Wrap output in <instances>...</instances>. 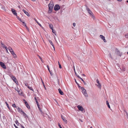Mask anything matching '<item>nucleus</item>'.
<instances>
[{
  "label": "nucleus",
  "mask_w": 128,
  "mask_h": 128,
  "mask_svg": "<svg viewBox=\"0 0 128 128\" xmlns=\"http://www.w3.org/2000/svg\"><path fill=\"white\" fill-rule=\"evenodd\" d=\"M58 65L59 66V68H62V66H61V65L60 64V62H59V61H58Z\"/></svg>",
  "instance_id": "30"
},
{
  "label": "nucleus",
  "mask_w": 128,
  "mask_h": 128,
  "mask_svg": "<svg viewBox=\"0 0 128 128\" xmlns=\"http://www.w3.org/2000/svg\"><path fill=\"white\" fill-rule=\"evenodd\" d=\"M9 75L10 76L11 78H12V76H14L12 75L11 74H10Z\"/></svg>",
  "instance_id": "58"
},
{
  "label": "nucleus",
  "mask_w": 128,
  "mask_h": 128,
  "mask_svg": "<svg viewBox=\"0 0 128 128\" xmlns=\"http://www.w3.org/2000/svg\"><path fill=\"white\" fill-rule=\"evenodd\" d=\"M12 106L13 107L15 108H17L18 107V106L17 107L16 106V105L15 104H12Z\"/></svg>",
  "instance_id": "33"
},
{
  "label": "nucleus",
  "mask_w": 128,
  "mask_h": 128,
  "mask_svg": "<svg viewBox=\"0 0 128 128\" xmlns=\"http://www.w3.org/2000/svg\"><path fill=\"white\" fill-rule=\"evenodd\" d=\"M0 64L1 67L4 69H6V66L5 65L4 63L2 62H0Z\"/></svg>",
  "instance_id": "6"
},
{
  "label": "nucleus",
  "mask_w": 128,
  "mask_h": 128,
  "mask_svg": "<svg viewBox=\"0 0 128 128\" xmlns=\"http://www.w3.org/2000/svg\"><path fill=\"white\" fill-rule=\"evenodd\" d=\"M49 40V42L51 44V45H52V44H53L52 43V42L50 40Z\"/></svg>",
  "instance_id": "39"
},
{
  "label": "nucleus",
  "mask_w": 128,
  "mask_h": 128,
  "mask_svg": "<svg viewBox=\"0 0 128 128\" xmlns=\"http://www.w3.org/2000/svg\"><path fill=\"white\" fill-rule=\"evenodd\" d=\"M74 72H75V74L76 75V76L78 77V76H79L77 74L76 72H75V69L74 68Z\"/></svg>",
  "instance_id": "40"
},
{
  "label": "nucleus",
  "mask_w": 128,
  "mask_h": 128,
  "mask_svg": "<svg viewBox=\"0 0 128 128\" xmlns=\"http://www.w3.org/2000/svg\"><path fill=\"white\" fill-rule=\"evenodd\" d=\"M36 21V22L37 23L40 27H42L41 25L37 21V20L35 19L34 18Z\"/></svg>",
  "instance_id": "20"
},
{
  "label": "nucleus",
  "mask_w": 128,
  "mask_h": 128,
  "mask_svg": "<svg viewBox=\"0 0 128 128\" xmlns=\"http://www.w3.org/2000/svg\"><path fill=\"white\" fill-rule=\"evenodd\" d=\"M60 6L58 5L57 4L55 5L54 9L55 10L57 11L60 9Z\"/></svg>",
  "instance_id": "4"
},
{
  "label": "nucleus",
  "mask_w": 128,
  "mask_h": 128,
  "mask_svg": "<svg viewBox=\"0 0 128 128\" xmlns=\"http://www.w3.org/2000/svg\"><path fill=\"white\" fill-rule=\"evenodd\" d=\"M116 64L118 67L120 66V64Z\"/></svg>",
  "instance_id": "64"
},
{
  "label": "nucleus",
  "mask_w": 128,
  "mask_h": 128,
  "mask_svg": "<svg viewBox=\"0 0 128 128\" xmlns=\"http://www.w3.org/2000/svg\"><path fill=\"white\" fill-rule=\"evenodd\" d=\"M14 126L15 128H18L17 126L15 124H14Z\"/></svg>",
  "instance_id": "54"
},
{
  "label": "nucleus",
  "mask_w": 128,
  "mask_h": 128,
  "mask_svg": "<svg viewBox=\"0 0 128 128\" xmlns=\"http://www.w3.org/2000/svg\"><path fill=\"white\" fill-rule=\"evenodd\" d=\"M115 53L118 55L121 56L122 54V52H120V51L117 48L115 49Z\"/></svg>",
  "instance_id": "2"
},
{
  "label": "nucleus",
  "mask_w": 128,
  "mask_h": 128,
  "mask_svg": "<svg viewBox=\"0 0 128 128\" xmlns=\"http://www.w3.org/2000/svg\"><path fill=\"white\" fill-rule=\"evenodd\" d=\"M125 36L126 38H128V34H126L125 35Z\"/></svg>",
  "instance_id": "51"
},
{
  "label": "nucleus",
  "mask_w": 128,
  "mask_h": 128,
  "mask_svg": "<svg viewBox=\"0 0 128 128\" xmlns=\"http://www.w3.org/2000/svg\"><path fill=\"white\" fill-rule=\"evenodd\" d=\"M76 24L74 22L73 23V26L74 27H75L76 26Z\"/></svg>",
  "instance_id": "55"
},
{
  "label": "nucleus",
  "mask_w": 128,
  "mask_h": 128,
  "mask_svg": "<svg viewBox=\"0 0 128 128\" xmlns=\"http://www.w3.org/2000/svg\"><path fill=\"white\" fill-rule=\"evenodd\" d=\"M29 89H30L33 92H34V90L31 87H30V88H29Z\"/></svg>",
  "instance_id": "41"
},
{
  "label": "nucleus",
  "mask_w": 128,
  "mask_h": 128,
  "mask_svg": "<svg viewBox=\"0 0 128 128\" xmlns=\"http://www.w3.org/2000/svg\"><path fill=\"white\" fill-rule=\"evenodd\" d=\"M8 49L10 51V52H12L13 51L12 49L10 47H9L8 48Z\"/></svg>",
  "instance_id": "23"
},
{
  "label": "nucleus",
  "mask_w": 128,
  "mask_h": 128,
  "mask_svg": "<svg viewBox=\"0 0 128 128\" xmlns=\"http://www.w3.org/2000/svg\"><path fill=\"white\" fill-rule=\"evenodd\" d=\"M39 109L41 112L42 113H43V112L42 111V110L41 108H40Z\"/></svg>",
  "instance_id": "56"
},
{
  "label": "nucleus",
  "mask_w": 128,
  "mask_h": 128,
  "mask_svg": "<svg viewBox=\"0 0 128 128\" xmlns=\"http://www.w3.org/2000/svg\"><path fill=\"white\" fill-rule=\"evenodd\" d=\"M25 27H26V28L27 29V30L28 31H29V28H28V27L27 26H25Z\"/></svg>",
  "instance_id": "49"
},
{
  "label": "nucleus",
  "mask_w": 128,
  "mask_h": 128,
  "mask_svg": "<svg viewBox=\"0 0 128 128\" xmlns=\"http://www.w3.org/2000/svg\"><path fill=\"white\" fill-rule=\"evenodd\" d=\"M65 6L64 5H62V6H61L60 7V9H62L63 10H64V9L65 8H64V7Z\"/></svg>",
  "instance_id": "25"
},
{
  "label": "nucleus",
  "mask_w": 128,
  "mask_h": 128,
  "mask_svg": "<svg viewBox=\"0 0 128 128\" xmlns=\"http://www.w3.org/2000/svg\"><path fill=\"white\" fill-rule=\"evenodd\" d=\"M61 118L62 119L63 121L65 122L66 124L67 122V120L65 119L64 117L62 115H61Z\"/></svg>",
  "instance_id": "13"
},
{
  "label": "nucleus",
  "mask_w": 128,
  "mask_h": 128,
  "mask_svg": "<svg viewBox=\"0 0 128 128\" xmlns=\"http://www.w3.org/2000/svg\"><path fill=\"white\" fill-rule=\"evenodd\" d=\"M77 107L78 109L80 111H82L84 110L82 106L80 105H78L77 106Z\"/></svg>",
  "instance_id": "10"
},
{
  "label": "nucleus",
  "mask_w": 128,
  "mask_h": 128,
  "mask_svg": "<svg viewBox=\"0 0 128 128\" xmlns=\"http://www.w3.org/2000/svg\"><path fill=\"white\" fill-rule=\"evenodd\" d=\"M74 80H75V82L76 83V84L78 85L79 84L76 81V79H74Z\"/></svg>",
  "instance_id": "45"
},
{
  "label": "nucleus",
  "mask_w": 128,
  "mask_h": 128,
  "mask_svg": "<svg viewBox=\"0 0 128 128\" xmlns=\"http://www.w3.org/2000/svg\"><path fill=\"white\" fill-rule=\"evenodd\" d=\"M78 77L80 78V80H82V81L83 82H84V80L82 78H81L79 76H78Z\"/></svg>",
  "instance_id": "35"
},
{
  "label": "nucleus",
  "mask_w": 128,
  "mask_h": 128,
  "mask_svg": "<svg viewBox=\"0 0 128 128\" xmlns=\"http://www.w3.org/2000/svg\"><path fill=\"white\" fill-rule=\"evenodd\" d=\"M26 107L27 108H28V110H29L30 108V106L28 104H26Z\"/></svg>",
  "instance_id": "26"
},
{
  "label": "nucleus",
  "mask_w": 128,
  "mask_h": 128,
  "mask_svg": "<svg viewBox=\"0 0 128 128\" xmlns=\"http://www.w3.org/2000/svg\"><path fill=\"white\" fill-rule=\"evenodd\" d=\"M78 87L80 88H81V89H82V88H84L83 87H81L80 86L79 84L78 85Z\"/></svg>",
  "instance_id": "42"
},
{
  "label": "nucleus",
  "mask_w": 128,
  "mask_h": 128,
  "mask_svg": "<svg viewBox=\"0 0 128 128\" xmlns=\"http://www.w3.org/2000/svg\"><path fill=\"white\" fill-rule=\"evenodd\" d=\"M59 93L61 95H63L64 94V93L61 90L60 88H59L58 89Z\"/></svg>",
  "instance_id": "16"
},
{
  "label": "nucleus",
  "mask_w": 128,
  "mask_h": 128,
  "mask_svg": "<svg viewBox=\"0 0 128 128\" xmlns=\"http://www.w3.org/2000/svg\"><path fill=\"white\" fill-rule=\"evenodd\" d=\"M52 32L54 33V34L55 35H56V32L55 31V30H54L53 29H52Z\"/></svg>",
  "instance_id": "27"
},
{
  "label": "nucleus",
  "mask_w": 128,
  "mask_h": 128,
  "mask_svg": "<svg viewBox=\"0 0 128 128\" xmlns=\"http://www.w3.org/2000/svg\"><path fill=\"white\" fill-rule=\"evenodd\" d=\"M41 80H42V84H43V86H44V87L45 89V90H46V87H45V85L44 84V83L43 82V81L42 80V79H41Z\"/></svg>",
  "instance_id": "29"
},
{
  "label": "nucleus",
  "mask_w": 128,
  "mask_h": 128,
  "mask_svg": "<svg viewBox=\"0 0 128 128\" xmlns=\"http://www.w3.org/2000/svg\"><path fill=\"white\" fill-rule=\"evenodd\" d=\"M19 21H20V22H22V20L20 18H19L18 19Z\"/></svg>",
  "instance_id": "57"
},
{
  "label": "nucleus",
  "mask_w": 128,
  "mask_h": 128,
  "mask_svg": "<svg viewBox=\"0 0 128 128\" xmlns=\"http://www.w3.org/2000/svg\"><path fill=\"white\" fill-rule=\"evenodd\" d=\"M92 18L93 19H94L95 17L94 16V14H91V16Z\"/></svg>",
  "instance_id": "37"
},
{
  "label": "nucleus",
  "mask_w": 128,
  "mask_h": 128,
  "mask_svg": "<svg viewBox=\"0 0 128 128\" xmlns=\"http://www.w3.org/2000/svg\"><path fill=\"white\" fill-rule=\"evenodd\" d=\"M2 8L4 10H6L5 9L4 7V6H3L2 7Z\"/></svg>",
  "instance_id": "43"
},
{
  "label": "nucleus",
  "mask_w": 128,
  "mask_h": 128,
  "mask_svg": "<svg viewBox=\"0 0 128 128\" xmlns=\"http://www.w3.org/2000/svg\"><path fill=\"white\" fill-rule=\"evenodd\" d=\"M23 101L24 102V103L25 104V105L26 104H28L27 102L25 100V99H23Z\"/></svg>",
  "instance_id": "36"
},
{
  "label": "nucleus",
  "mask_w": 128,
  "mask_h": 128,
  "mask_svg": "<svg viewBox=\"0 0 128 128\" xmlns=\"http://www.w3.org/2000/svg\"><path fill=\"white\" fill-rule=\"evenodd\" d=\"M11 11L12 12V13L15 16H16V14H17V13L16 12V10L12 8Z\"/></svg>",
  "instance_id": "9"
},
{
  "label": "nucleus",
  "mask_w": 128,
  "mask_h": 128,
  "mask_svg": "<svg viewBox=\"0 0 128 128\" xmlns=\"http://www.w3.org/2000/svg\"><path fill=\"white\" fill-rule=\"evenodd\" d=\"M3 47L7 51V52H8V51L7 50V47L5 45H4L3 46Z\"/></svg>",
  "instance_id": "34"
},
{
  "label": "nucleus",
  "mask_w": 128,
  "mask_h": 128,
  "mask_svg": "<svg viewBox=\"0 0 128 128\" xmlns=\"http://www.w3.org/2000/svg\"><path fill=\"white\" fill-rule=\"evenodd\" d=\"M34 99L35 100V101L36 102L37 104H39L36 97H34Z\"/></svg>",
  "instance_id": "32"
},
{
  "label": "nucleus",
  "mask_w": 128,
  "mask_h": 128,
  "mask_svg": "<svg viewBox=\"0 0 128 128\" xmlns=\"http://www.w3.org/2000/svg\"><path fill=\"white\" fill-rule=\"evenodd\" d=\"M22 11L24 12V13L26 15L28 16H30L29 14L25 10L23 9Z\"/></svg>",
  "instance_id": "15"
},
{
  "label": "nucleus",
  "mask_w": 128,
  "mask_h": 128,
  "mask_svg": "<svg viewBox=\"0 0 128 128\" xmlns=\"http://www.w3.org/2000/svg\"><path fill=\"white\" fill-rule=\"evenodd\" d=\"M100 37L104 40V42H106V40L105 39V38L103 36L100 35Z\"/></svg>",
  "instance_id": "11"
},
{
  "label": "nucleus",
  "mask_w": 128,
  "mask_h": 128,
  "mask_svg": "<svg viewBox=\"0 0 128 128\" xmlns=\"http://www.w3.org/2000/svg\"><path fill=\"white\" fill-rule=\"evenodd\" d=\"M120 68L122 70L124 71L126 70L125 68L124 67V65L123 64L122 65V68Z\"/></svg>",
  "instance_id": "18"
},
{
  "label": "nucleus",
  "mask_w": 128,
  "mask_h": 128,
  "mask_svg": "<svg viewBox=\"0 0 128 128\" xmlns=\"http://www.w3.org/2000/svg\"><path fill=\"white\" fill-rule=\"evenodd\" d=\"M18 93L20 95H21L22 94V92H21V94L20 93V91H18Z\"/></svg>",
  "instance_id": "47"
},
{
  "label": "nucleus",
  "mask_w": 128,
  "mask_h": 128,
  "mask_svg": "<svg viewBox=\"0 0 128 128\" xmlns=\"http://www.w3.org/2000/svg\"><path fill=\"white\" fill-rule=\"evenodd\" d=\"M58 126L60 127V128H62V127L61 126V125L60 123L58 124Z\"/></svg>",
  "instance_id": "46"
},
{
  "label": "nucleus",
  "mask_w": 128,
  "mask_h": 128,
  "mask_svg": "<svg viewBox=\"0 0 128 128\" xmlns=\"http://www.w3.org/2000/svg\"><path fill=\"white\" fill-rule=\"evenodd\" d=\"M25 84L26 86H28V84L27 83H26Z\"/></svg>",
  "instance_id": "63"
},
{
  "label": "nucleus",
  "mask_w": 128,
  "mask_h": 128,
  "mask_svg": "<svg viewBox=\"0 0 128 128\" xmlns=\"http://www.w3.org/2000/svg\"><path fill=\"white\" fill-rule=\"evenodd\" d=\"M1 120L3 123H4V122H5L6 120V118L4 115L2 116V118L1 119Z\"/></svg>",
  "instance_id": "12"
},
{
  "label": "nucleus",
  "mask_w": 128,
  "mask_h": 128,
  "mask_svg": "<svg viewBox=\"0 0 128 128\" xmlns=\"http://www.w3.org/2000/svg\"><path fill=\"white\" fill-rule=\"evenodd\" d=\"M22 22V23L23 24V25L24 26H26V23H25V22Z\"/></svg>",
  "instance_id": "38"
},
{
  "label": "nucleus",
  "mask_w": 128,
  "mask_h": 128,
  "mask_svg": "<svg viewBox=\"0 0 128 128\" xmlns=\"http://www.w3.org/2000/svg\"><path fill=\"white\" fill-rule=\"evenodd\" d=\"M38 56L39 57V58L40 59V60H41V61L43 63L44 62L43 61V60H42V59L41 57L39 55H38Z\"/></svg>",
  "instance_id": "31"
},
{
  "label": "nucleus",
  "mask_w": 128,
  "mask_h": 128,
  "mask_svg": "<svg viewBox=\"0 0 128 128\" xmlns=\"http://www.w3.org/2000/svg\"><path fill=\"white\" fill-rule=\"evenodd\" d=\"M17 108H18L17 110H18V111L19 112H20V113L22 112V113L23 112H24L22 110V109H21L18 106Z\"/></svg>",
  "instance_id": "14"
},
{
  "label": "nucleus",
  "mask_w": 128,
  "mask_h": 128,
  "mask_svg": "<svg viewBox=\"0 0 128 128\" xmlns=\"http://www.w3.org/2000/svg\"><path fill=\"white\" fill-rule=\"evenodd\" d=\"M49 26H50V29H51V30H52V29H53V25L52 24H50L49 25Z\"/></svg>",
  "instance_id": "28"
},
{
  "label": "nucleus",
  "mask_w": 128,
  "mask_h": 128,
  "mask_svg": "<svg viewBox=\"0 0 128 128\" xmlns=\"http://www.w3.org/2000/svg\"><path fill=\"white\" fill-rule=\"evenodd\" d=\"M12 55L14 57V58H16V56L15 54H14Z\"/></svg>",
  "instance_id": "44"
},
{
  "label": "nucleus",
  "mask_w": 128,
  "mask_h": 128,
  "mask_svg": "<svg viewBox=\"0 0 128 128\" xmlns=\"http://www.w3.org/2000/svg\"><path fill=\"white\" fill-rule=\"evenodd\" d=\"M109 56L110 57V58H112V56H111V54L110 53L109 54Z\"/></svg>",
  "instance_id": "48"
},
{
  "label": "nucleus",
  "mask_w": 128,
  "mask_h": 128,
  "mask_svg": "<svg viewBox=\"0 0 128 128\" xmlns=\"http://www.w3.org/2000/svg\"><path fill=\"white\" fill-rule=\"evenodd\" d=\"M15 123L18 126L20 124V123L18 122V120H16V121H15Z\"/></svg>",
  "instance_id": "24"
},
{
  "label": "nucleus",
  "mask_w": 128,
  "mask_h": 128,
  "mask_svg": "<svg viewBox=\"0 0 128 128\" xmlns=\"http://www.w3.org/2000/svg\"><path fill=\"white\" fill-rule=\"evenodd\" d=\"M22 114H23V116H24V118L26 119H27V118H28V116L24 112H23Z\"/></svg>",
  "instance_id": "17"
},
{
  "label": "nucleus",
  "mask_w": 128,
  "mask_h": 128,
  "mask_svg": "<svg viewBox=\"0 0 128 128\" xmlns=\"http://www.w3.org/2000/svg\"><path fill=\"white\" fill-rule=\"evenodd\" d=\"M48 12L49 13H50L52 12V10L54 6L53 2H50L48 5Z\"/></svg>",
  "instance_id": "1"
},
{
  "label": "nucleus",
  "mask_w": 128,
  "mask_h": 128,
  "mask_svg": "<svg viewBox=\"0 0 128 128\" xmlns=\"http://www.w3.org/2000/svg\"><path fill=\"white\" fill-rule=\"evenodd\" d=\"M106 104L108 106V108H110V106L109 104V102H108L107 100L106 101Z\"/></svg>",
  "instance_id": "22"
},
{
  "label": "nucleus",
  "mask_w": 128,
  "mask_h": 128,
  "mask_svg": "<svg viewBox=\"0 0 128 128\" xmlns=\"http://www.w3.org/2000/svg\"><path fill=\"white\" fill-rule=\"evenodd\" d=\"M84 83V85H86V82H85L84 81V82H83Z\"/></svg>",
  "instance_id": "60"
},
{
  "label": "nucleus",
  "mask_w": 128,
  "mask_h": 128,
  "mask_svg": "<svg viewBox=\"0 0 128 128\" xmlns=\"http://www.w3.org/2000/svg\"><path fill=\"white\" fill-rule=\"evenodd\" d=\"M5 103L6 104L8 108V109L9 110H10V107L8 104L7 103V102H5Z\"/></svg>",
  "instance_id": "21"
},
{
  "label": "nucleus",
  "mask_w": 128,
  "mask_h": 128,
  "mask_svg": "<svg viewBox=\"0 0 128 128\" xmlns=\"http://www.w3.org/2000/svg\"><path fill=\"white\" fill-rule=\"evenodd\" d=\"M96 82L98 84H96V85L98 86V88L100 89L101 88V85L99 82V81L98 79L96 80Z\"/></svg>",
  "instance_id": "8"
},
{
  "label": "nucleus",
  "mask_w": 128,
  "mask_h": 128,
  "mask_svg": "<svg viewBox=\"0 0 128 128\" xmlns=\"http://www.w3.org/2000/svg\"><path fill=\"white\" fill-rule=\"evenodd\" d=\"M12 78L16 84H17L18 83V81L15 76H12Z\"/></svg>",
  "instance_id": "7"
},
{
  "label": "nucleus",
  "mask_w": 128,
  "mask_h": 128,
  "mask_svg": "<svg viewBox=\"0 0 128 128\" xmlns=\"http://www.w3.org/2000/svg\"><path fill=\"white\" fill-rule=\"evenodd\" d=\"M52 46L53 47L54 50H55V48H54V44H52Z\"/></svg>",
  "instance_id": "61"
},
{
  "label": "nucleus",
  "mask_w": 128,
  "mask_h": 128,
  "mask_svg": "<svg viewBox=\"0 0 128 128\" xmlns=\"http://www.w3.org/2000/svg\"><path fill=\"white\" fill-rule=\"evenodd\" d=\"M16 18L18 19L19 18H20L17 15V14H16Z\"/></svg>",
  "instance_id": "59"
},
{
  "label": "nucleus",
  "mask_w": 128,
  "mask_h": 128,
  "mask_svg": "<svg viewBox=\"0 0 128 128\" xmlns=\"http://www.w3.org/2000/svg\"><path fill=\"white\" fill-rule=\"evenodd\" d=\"M85 6L86 7V10L88 11V13L89 14L90 16H91V14H93L92 12L88 8L86 5Z\"/></svg>",
  "instance_id": "5"
},
{
  "label": "nucleus",
  "mask_w": 128,
  "mask_h": 128,
  "mask_svg": "<svg viewBox=\"0 0 128 128\" xmlns=\"http://www.w3.org/2000/svg\"><path fill=\"white\" fill-rule=\"evenodd\" d=\"M11 53L12 55L15 54L13 50L11 52Z\"/></svg>",
  "instance_id": "52"
},
{
  "label": "nucleus",
  "mask_w": 128,
  "mask_h": 128,
  "mask_svg": "<svg viewBox=\"0 0 128 128\" xmlns=\"http://www.w3.org/2000/svg\"><path fill=\"white\" fill-rule=\"evenodd\" d=\"M82 88V93L86 97H88V95L86 92V90L84 88Z\"/></svg>",
  "instance_id": "3"
},
{
  "label": "nucleus",
  "mask_w": 128,
  "mask_h": 128,
  "mask_svg": "<svg viewBox=\"0 0 128 128\" xmlns=\"http://www.w3.org/2000/svg\"><path fill=\"white\" fill-rule=\"evenodd\" d=\"M37 104V106H38V108L39 109L40 108V105H39V104Z\"/></svg>",
  "instance_id": "50"
},
{
  "label": "nucleus",
  "mask_w": 128,
  "mask_h": 128,
  "mask_svg": "<svg viewBox=\"0 0 128 128\" xmlns=\"http://www.w3.org/2000/svg\"><path fill=\"white\" fill-rule=\"evenodd\" d=\"M79 120L80 121V122H83L82 120L81 119H79Z\"/></svg>",
  "instance_id": "62"
},
{
  "label": "nucleus",
  "mask_w": 128,
  "mask_h": 128,
  "mask_svg": "<svg viewBox=\"0 0 128 128\" xmlns=\"http://www.w3.org/2000/svg\"><path fill=\"white\" fill-rule=\"evenodd\" d=\"M20 126L22 128H25L21 124H20Z\"/></svg>",
  "instance_id": "53"
},
{
  "label": "nucleus",
  "mask_w": 128,
  "mask_h": 128,
  "mask_svg": "<svg viewBox=\"0 0 128 128\" xmlns=\"http://www.w3.org/2000/svg\"><path fill=\"white\" fill-rule=\"evenodd\" d=\"M47 67L48 70L49 71L50 73V75L51 76H52V75H53V74L52 72H51V71L50 70L49 66L48 65H47Z\"/></svg>",
  "instance_id": "19"
}]
</instances>
